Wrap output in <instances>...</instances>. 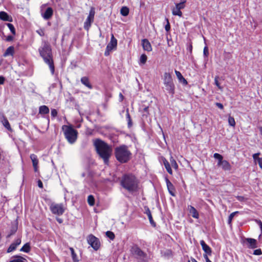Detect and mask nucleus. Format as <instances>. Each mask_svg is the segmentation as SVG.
<instances>
[{
  "label": "nucleus",
  "instance_id": "obj_1",
  "mask_svg": "<svg viewBox=\"0 0 262 262\" xmlns=\"http://www.w3.org/2000/svg\"><path fill=\"white\" fill-rule=\"evenodd\" d=\"M40 56L42 58L44 62L47 64L50 69L52 75L54 74L55 68L53 59L52 49L49 42L45 41L38 49Z\"/></svg>",
  "mask_w": 262,
  "mask_h": 262
},
{
  "label": "nucleus",
  "instance_id": "obj_2",
  "mask_svg": "<svg viewBox=\"0 0 262 262\" xmlns=\"http://www.w3.org/2000/svg\"><path fill=\"white\" fill-rule=\"evenodd\" d=\"M120 184L123 188L130 193L137 192L139 189V181L135 176L132 174L123 175Z\"/></svg>",
  "mask_w": 262,
  "mask_h": 262
},
{
  "label": "nucleus",
  "instance_id": "obj_3",
  "mask_svg": "<svg viewBox=\"0 0 262 262\" xmlns=\"http://www.w3.org/2000/svg\"><path fill=\"white\" fill-rule=\"evenodd\" d=\"M95 146L98 154L103 159L104 164L108 165L112 151L111 147L104 142L99 139L95 141Z\"/></svg>",
  "mask_w": 262,
  "mask_h": 262
},
{
  "label": "nucleus",
  "instance_id": "obj_4",
  "mask_svg": "<svg viewBox=\"0 0 262 262\" xmlns=\"http://www.w3.org/2000/svg\"><path fill=\"white\" fill-rule=\"evenodd\" d=\"M115 155L116 159L121 163L127 162L131 158L132 153L127 146L121 145L115 149Z\"/></svg>",
  "mask_w": 262,
  "mask_h": 262
},
{
  "label": "nucleus",
  "instance_id": "obj_5",
  "mask_svg": "<svg viewBox=\"0 0 262 262\" xmlns=\"http://www.w3.org/2000/svg\"><path fill=\"white\" fill-rule=\"evenodd\" d=\"M163 80L164 89L171 96H173L175 93V85L170 73H164Z\"/></svg>",
  "mask_w": 262,
  "mask_h": 262
},
{
  "label": "nucleus",
  "instance_id": "obj_6",
  "mask_svg": "<svg viewBox=\"0 0 262 262\" xmlns=\"http://www.w3.org/2000/svg\"><path fill=\"white\" fill-rule=\"evenodd\" d=\"M62 129L65 138L70 144L75 142L77 138L78 132L71 125H63Z\"/></svg>",
  "mask_w": 262,
  "mask_h": 262
},
{
  "label": "nucleus",
  "instance_id": "obj_7",
  "mask_svg": "<svg viewBox=\"0 0 262 262\" xmlns=\"http://www.w3.org/2000/svg\"><path fill=\"white\" fill-rule=\"evenodd\" d=\"M133 255L141 261H145L147 260V255L137 245L133 246L130 249Z\"/></svg>",
  "mask_w": 262,
  "mask_h": 262
},
{
  "label": "nucleus",
  "instance_id": "obj_8",
  "mask_svg": "<svg viewBox=\"0 0 262 262\" xmlns=\"http://www.w3.org/2000/svg\"><path fill=\"white\" fill-rule=\"evenodd\" d=\"M50 209L52 213L58 215H62L65 210L62 204H56L55 203H51Z\"/></svg>",
  "mask_w": 262,
  "mask_h": 262
},
{
  "label": "nucleus",
  "instance_id": "obj_9",
  "mask_svg": "<svg viewBox=\"0 0 262 262\" xmlns=\"http://www.w3.org/2000/svg\"><path fill=\"white\" fill-rule=\"evenodd\" d=\"M117 45V40L115 38L114 35L112 34L110 42L106 46L105 51L104 52L105 56H108L113 49H116Z\"/></svg>",
  "mask_w": 262,
  "mask_h": 262
},
{
  "label": "nucleus",
  "instance_id": "obj_10",
  "mask_svg": "<svg viewBox=\"0 0 262 262\" xmlns=\"http://www.w3.org/2000/svg\"><path fill=\"white\" fill-rule=\"evenodd\" d=\"M95 13V12L94 9L92 8L89 12V16L84 24V28L85 30H89L91 27V24L94 21Z\"/></svg>",
  "mask_w": 262,
  "mask_h": 262
},
{
  "label": "nucleus",
  "instance_id": "obj_11",
  "mask_svg": "<svg viewBox=\"0 0 262 262\" xmlns=\"http://www.w3.org/2000/svg\"><path fill=\"white\" fill-rule=\"evenodd\" d=\"M87 241L89 245L95 250L99 249L100 247V243L99 239L95 236L91 234L88 236Z\"/></svg>",
  "mask_w": 262,
  "mask_h": 262
},
{
  "label": "nucleus",
  "instance_id": "obj_12",
  "mask_svg": "<svg viewBox=\"0 0 262 262\" xmlns=\"http://www.w3.org/2000/svg\"><path fill=\"white\" fill-rule=\"evenodd\" d=\"M243 244L249 249H255L257 247V242L255 239L252 238H245Z\"/></svg>",
  "mask_w": 262,
  "mask_h": 262
},
{
  "label": "nucleus",
  "instance_id": "obj_13",
  "mask_svg": "<svg viewBox=\"0 0 262 262\" xmlns=\"http://www.w3.org/2000/svg\"><path fill=\"white\" fill-rule=\"evenodd\" d=\"M185 5L183 4L177 3L176 4V7L172 9V13L173 15H177L180 17L182 16V12L181 9L185 8Z\"/></svg>",
  "mask_w": 262,
  "mask_h": 262
},
{
  "label": "nucleus",
  "instance_id": "obj_14",
  "mask_svg": "<svg viewBox=\"0 0 262 262\" xmlns=\"http://www.w3.org/2000/svg\"><path fill=\"white\" fill-rule=\"evenodd\" d=\"M165 180L166 183L167 187L169 193L171 195L174 196L176 195L175 194V188L173 185L170 182V181L168 180L167 177L165 178Z\"/></svg>",
  "mask_w": 262,
  "mask_h": 262
},
{
  "label": "nucleus",
  "instance_id": "obj_15",
  "mask_svg": "<svg viewBox=\"0 0 262 262\" xmlns=\"http://www.w3.org/2000/svg\"><path fill=\"white\" fill-rule=\"evenodd\" d=\"M200 244L202 246V249L205 253V254H206L207 256L208 255H211L212 253L211 248L208 245H207L203 240H201L200 241Z\"/></svg>",
  "mask_w": 262,
  "mask_h": 262
},
{
  "label": "nucleus",
  "instance_id": "obj_16",
  "mask_svg": "<svg viewBox=\"0 0 262 262\" xmlns=\"http://www.w3.org/2000/svg\"><path fill=\"white\" fill-rule=\"evenodd\" d=\"M21 243L20 238H17L14 242L12 243L7 249V252L10 253L15 250L16 247Z\"/></svg>",
  "mask_w": 262,
  "mask_h": 262
},
{
  "label": "nucleus",
  "instance_id": "obj_17",
  "mask_svg": "<svg viewBox=\"0 0 262 262\" xmlns=\"http://www.w3.org/2000/svg\"><path fill=\"white\" fill-rule=\"evenodd\" d=\"M53 14V10L51 7L47 8L45 12L41 13L42 17L46 20L49 19L52 16Z\"/></svg>",
  "mask_w": 262,
  "mask_h": 262
},
{
  "label": "nucleus",
  "instance_id": "obj_18",
  "mask_svg": "<svg viewBox=\"0 0 262 262\" xmlns=\"http://www.w3.org/2000/svg\"><path fill=\"white\" fill-rule=\"evenodd\" d=\"M142 46L144 50L147 52H150L152 50V47L150 43L147 39H143L141 40Z\"/></svg>",
  "mask_w": 262,
  "mask_h": 262
},
{
  "label": "nucleus",
  "instance_id": "obj_19",
  "mask_svg": "<svg viewBox=\"0 0 262 262\" xmlns=\"http://www.w3.org/2000/svg\"><path fill=\"white\" fill-rule=\"evenodd\" d=\"M188 210L189 212V213L192 215V216L194 219H199V214L196 209L191 206L189 205L188 206Z\"/></svg>",
  "mask_w": 262,
  "mask_h": 262
},
{
  "label": "nucleus",
  "instance_id": "obj_20",
  "mask_svg": "<svg viewBox=\"0 0 262 262\" xmlns=\"http://www.w3.org/2000/svg\"><path fill=\"white\" fill-rule=\"evenodd\" d=\"M0 19L4 21H12V18L4 11L0 12Z\"/></svg>",
  "mask_w": 262,
  "mask_h": 262
},
{
  "label": "nucleus",
  "instance_id": "obj_21",
  "mask_svg": "<svg viewBox=\"0 0 262 262\" xmlns=\"http://www.w3.org/2000/svg\"><path fill=\"white\" fill-rule=\"evenodd\" d=\"M175 73L180 82L182 83L183 85L187 84V80L184 78L180 72L175 70Z\"/></svg>",
  "mask_w": 262,
  "mask_h": 262
},
{
  "label": "nucleus",
  "instance_id": "obj_22",
  "mask_svg": "<svg viewBox=\"0 0 262 262\" xmlns=\"http://www.w3.org/2000/svg\"><path fill=\"white\" fill-rule=\"evenodd\" d=\"M30 158L32 160L33 166L34 169L35 171H37V165L38 163V160L37 159V157L35 154H31L30 155Z\"/></svg>",
  "mask_w": 262,
  "mask_h": 262
},
{
  "label": "nucleus",
  "instance_id": "obj_23",
  "mask_svg": "<svg viewBox=\"0 0 262 262\" xmlns=\"http://www.w3.org/2000/svg\"><path fill=\"white\" fill-rule=\"evenodd\" d=\"M144 209H145V213H146L147 215V216L149 220L150 223L154 226H155L156 224L152 219L151 213V212H150L149 208L147 207H145Z\"/></svg>",
  "mask_w": 262,
  "mask_h": 262
},
{
  "label": "nucleus",
  "instance_id": "obj_24",
  "mask_svg": "<svg viewBox=\"0 0 262 262\" xmlns=\"http://www.w3.org/2000/svg\"><path fill=\"white\" fill-rule=\"evenodd\" d=\"M81 82L85 86L88 87L90 89H92V85L91 84L89 81V79L87 77H82L81 78Z\"/></svg>",
  "mask_w": 262,
  "mask_h": 262
},
{
  "label": "nucleus",
  "instance_id": "obj_25",
  "mask_svg": "<svg viewBox=\"0 0 262 262\" xmlns=\"http://www.w3.org/2000/svg\"><path fill=\"white\" fill-rule=\"evenodd\" d=\"M49 112V108L46 105H41L39 107V114L41 115L48 114Z\"/></svg>",
  "mask_w": 262,
  "mask_h": 262
},
{
  "label": "nucleus",
  "instance_id": "obj_26",
  "mask_svg": "<svg viewBox=\"0 0 262 262\" xmlns=\"http://www.w3.org/2000/svg\"><path fill=\"white\" fill-rule=\"evenodd\" d=\"M163 163L165 166V168H166L167 171L170 174H172V170L171 168L170 165L168 161L165 159L163 158Z\"/></svg>",
  "mask_w": 262,
  "mask_h": 262
},
{
  "label": "nucleus",
  "instance_id": "obj_27",
  "mask_svg": "<svg viewBox=\"0 0 262 262\" xmlns=\"http://www.w3.org/2000/svg\"><path fill=\"white\" fill-rule=\"evenodd\" d=\"M220 167H222L224 170H229L231 169L230 163L226 160H223Z\"/></svg>",
  "mask_w": 262,
  "mask_h": 262
},
{
  "label": "nucleus",
  "instance_id": "obj_28",
  "mask_svg": "<svg viewBox=\"0 0 262 262\" xmlns=\"http://www.w3.org/2000/svg\"><path fill=\"white\" fill-rule=\"evenodd\" d=\"M14 47L10 46L7 49L3 55L4 57H7L10 55L12 56L14 54Z\"/></svg>",
  "mask_w": 262,
  "mask_h": 262
},
{
  "label": "nucleus",
  "instance_id": "obj_29",
  "mask_svg": "<svg viewBox=\"0 0 262 262\" xmlns=\"http://www.w3.org/2000/svg\"><path fill=\"white\" fill-rule=\"evenodd\" d=\"M213 157L215 159L217 160V166L220 167L221 165L222 162L224 160L223 156L218 153H215L213 155Z\"/></svg>",
  "mask_w": 262,
  "mask_h": 262
},
{
  "label": "nucleus",
  "instance_id": "obj_30",
  "mask_svg": "<svg viewBox=\"0 0 262 262\" xmlns=\"http://www.w3.org/2000/svg\"><path fill=\"white\" fill-rule=\"evenodd\" d=\"M2 122L3 124V125L8 130L11 129V126L10 125L7 120V119L4 116H3V119L2 120Z\"/></svg>",
  "mask_w": 262,
  "mask_h": 262
},
{
  "label": "nucleus",
  "instance_id": "obj_31",
  "mask_svg": "<svg viewBox=\"0 0 262 262\" xmlns=\"http://www.w3.org/2000/svg\"><path fill=\"white\" fill-rule=\"evenodd\" d=\"M70 250L71 251V252L72 257V259H73V261L74 262H79V259L78 258V257H77L76 254L75 253V252L74 251V249L72 247H70Z\"/></svg>",
  "mask_w": 262,
  "mask_h": 262
},
{
  "label": "nucleus",
  "instance_id": "obj_32",
  "mask_svg": "<svg viewBox=\"0 0 262 262\" xmlns=\"http://www.w3.org/2000/svg\"><path fill=\"white\" fill-rule=\"evenodd\" d=\"M14 259V262H26L27 261V259L21 256H19V255H15L13 257Z\"/></svg>",
  "mask_w": 262,
  "mask_h": 262
},
{
  "label": "nucleus",
  "instance_id": "obj_33",
  "mask_svg": "<svg viewBox=\"0 0 262 262\" xmlns=\"http://www.w3.org/2000/svg\"><path fill=\"white\" fill-rule=\"evenodd\" d=\"M30 246L29 243L25 244L20 249V251L28 253L30 251Z\"/></svg>",
  "mask_w": 262,
  "mask_h": 262
},
{
  "label": "nucleus",
  "instance_id": "obj_34",
  "mask_svg": "<svg viewBox=\"0 0 262 262\" xmlns=\"http://www.w3.org/2000/svg\"><path fill=\"white\" fill-rule=\"evenodd\" d=\"M126 119H127V121L128 127H130L132 126L133 124H132V121L130 116L129 114L128 109L126 110Z\"/></svg>",
  "mask_w": 262,
  "mask_h": 262
},
{
  "label": "nucleus",
  "instance_id": "obj_35",
  "mask_svg": "<svg viewBox=\"0 0 262 262\" xmlns=\"http://www.w3.org/2000/svg\"><path fill=\"white\" fill-rule=\"evenodd\" d=\"M120 13L124 16H127L129 13V9L127 7H123L120 10Z\"/></svg>",
  "mask_w": 262,
  "mask_h": 262
},
{
  "label": "nucleus",
  "instance_id": "obj_36",
  "mask_svg": "<svg viewBox=\"0 0 262 262\" xmlns=\"http://www.w3.org/2000/svg\"><path fill=\"white\" fill-rule=\"evenodd\" d=\"M88 203L91 206H93L95 204V199L93 195H90L88 197Z\"/></svg>",
  "mask_w": 262,
  "mask_h": 262
},
{
  "label": "nucleus",
  "instance_id": "obj_37",
  "mask_svg": "<svg viewBox=\"0 0 262 262\" xmlns=\"http://www.w3.org/2000/svg\"><path fill=\"white\" fill-rule=\"evenodd\" d=\"M170 162L171 166L173 167V168L176 170H177L178 168V165L176 162V161L173 159V158L171 156L170 158Z\"/></svg>",
  "mask_w": 262,
  "mask_h": 262
},
{
  "label": "nucleus",
  "instance_id": "obj_38",
  "mask_svg": "<svg viewBox=\"0 0 262 262\" xmlns=\"http://www.w3.org/2000/svg\"><path fill=\"white\" fill-rule=\"evenodd\" d=\"M147 61V56L145 54L141 55L140 58V64H144Z\"/></svg>",
  "mask_w": 262,
  "mask_h": 262
},
{
  "label": "nucleus",
  "instance_id": "obj_39",
  "mask_svg": "<svg viewBox=\"0 0 262 262\" xmlns=\"http://www.w3.org/2000/svg\"><path fill=\"white\" fill-rule=\"evenodd\" d=\"M228 123L230 126H233V127L235 126V122L234 119L233 117H231L230 116L229 117Z\"/></svg>",
  "mask_w": 262,
  "mask_h": 262
},
{
  "label": "nucleus",
  "instance_id": "obj_40",
  "mask_svg": "<svg viewBox=\"0 0 262 262\" xmlns=\"http://www.w3.org/2000/svg\"><path fill=\"white\" fill-rule=\"evenodd\" d=\"M105 234L106 236L108 237L110 239L113 240L115 238V234L113 232L108 231L106 232Z\"/></svg>",
  "mask_w": 262,
  "mask_h": 262
},
{
  "label": "nucleus",
  "instance_id": "obj_41",
  "mask_svg": "<svg viewBox=\"0 0 262 262\" xmlns=\"http://www.w3.org/2000/svg\"><path fill=\"white\" fill-rule=\"evenodd\" d=\"M7 26L9 28V29H10V30L11 32V33L13 35H15V29L14 28V26L12 24H10V23H8L7 24Z\"/></svg>",
  "mask_w": 262,
  "mask_h": 262
},
{
  "label": "nucleus",
  "instance_id": "obj_42",
  "mask_svg": "<svg viewBox=\"0 0 262 262\" xmlns=\"http://www.w3.org/2000/svg\"><path fill=\"white\" fill-rule=\"evenodd\" d=\"M218 79H219V77L218 76H215V78H214V83L218 87V88L220 90L222 91L223 90V87H222L220 85V83L219 82V81H218Z\"/></svg>",
  "mask_w": 262,
  "mask_h": 262
},
{
  "label": "nucleus",
  "instance_id": "obj_43",
  "mask_svg": "<svg viewBox=\"0 0 262 262\" xmlns=\"http://www.w3.org/2000/svg\"><path fill=\"white\" fill-rule=\"evenodd\" d=\"M260 152H257L256 154H254L253 155L252 157L253 158V160L255 163H256L258 161V159H260L261 158L259 157V156L260 155Z\"/></svg>",
  "mask_w": 262,
  "mask_h": 262
},
{
  "label": "nucleus",
  "instance_id": "obj_44",
  "mask_svg": "<svg viewBox=\"0 0 262 262\" xmlns=\"http://www.w3.org/2000/svg\"><path fill=\"white\" fill-rule=\"evenodd\" d=\"M236 213H237V212H234L230 214V215L229 216V217H228V224H230L231 223V221H232L233 218L234 217L235 214Z\"/></svg>",
  "mask_w": 262,
  "mask_h": 262
},
{
  "label": "nucleus",
  "instance_id": "obj_45",
  "mask_svg": "<svg viewBox=\"0 0 262 262\" xmlns=\"http://www.w3.org/2000/svg\"><path fill=\"white\" fill-rule=\"evenodd\" d=\"M203 54L205 57H207L209 55L208 48L207 46H205L204 48Z\"/></svg>",
  "mask_w": 262,
  "mask_h": 262
},
{
  "label": "nucleus",
  "instance_id": "obj_46",
  "mask_svg": "<svg viewBox=\"0 0 262 262\" xmlns=\"http://www.w3.org/2000/svg\"><path fill=\"white\" fill-rule=\"evenodd\" d=\"M253 254L255 255H260L262 254V251L260 249H256L254 251Z\"/></svg>",
  "mask_w": 262,
  "mask_h": 262
},
{
  "label": "nucleus",
  "instance_id": "obj_47",
  "mask_svg": "<svg viewBox=\"0 0 262 262\" xmlns=\"http://www.w3.org/2000/svg\"><path fill=\"white\" fill-rule=\"evenodd\" d=\"M166 20L167 21V24L165 26V29L167 32H168L170 30V26L168 19L167 18H166Z\"/></svg>",
  "mask_w": 262,
  "mask_h": 262
},
{
  "label": "nucleus",
  "instance_id": "obj_48",
  "mask_svg": "<svg viewBox=\"0 0 262 262\" xmlns=\"http://www.w3.org/2000/svg\"><path fill=\"white\" fill-rule=\"evenodd\" d=\"M57 111L55 109H52L51 110V115L52 116V117H53V118L57 116Z\"/></svg>",
  "mask_w": 262,
  "mask_h": 262
},
{
  "label": "nucleus",
  "instance_id": "obj_49",
  "mask_svg": "<svg viewBox=\"0 0 262 262\" xmlns=\"http://www.w3.org/2000/svg\"><path fill=\"white\" fill-rule=\"evenodd\" d=\"M36 32L40 36H43L45 35L44 30L42 29H39L36 31Z\"/></svg>",
  "mask_w": 262,
  "mask_h": 262
},
{
  "label": "nucleus",
  "instance_id": "obj_50",
  "mask_svg": "<svg viewBox=\"0 0 262 262\" xmlns=\"http://www.w3.org/2000/svg\"><path fill=\"white\" fill-rule=\"evenodd\" d=\"M143 112L145 113L146 114H143V115L147 116L148 115V107L145 106L143 108Z\"/></svg>",
  "mask_w": 262,
  "mask_h": 262
},
{
  "label": "nucleus",
  "instance_id": "obj_51",
  "mask_svg": "<svg viewBox=\"0 0 262 262\" xmlns=\"http://www.w3.org/2000/svg\"><path fill=\"white\" fill-rule=\"evenodd\" d=\"M215 105L221 110H223L224 108L223 105L221 103L216 102L215 103Z\"/></svg>",
  "mask_w": 262,
  "mask_h": 262
},
{
  "label": "nucleus",
  "instance_id": "obj_52",
  "mask_svg": "<svg viewBox=\"0 0 262 262\" xmlns=\"http://www.w3.org/2000/svg\"><path fill=\"white\" fill-rule=\"evenodd\" d=\"M13 39V36L11 35H8L6 39L7 41H11Z\"/></svg>",
  "mask_w": 262,
  "mask_h": 262
},
{
  "label": "nucleus",
  "instance_id": "obj_53",
  "mask_svg": "<svg viewBox=\"0 0 262 262\" xmlns=\"http://www.w3.org/2000/svg\"><path fill=\"white\" fill-rule=\"evenodd\" d=\"M256 222L258 224L262 234V222L260 220H256Z\"/></svg>",
  "mask_w": 262,
  "mask_h": 262
},
{
  "label": "nucleus",
  "instance_id": "obj_54",
  "mask_svg": "<svg viewBox=\"0 0 262 262\" xmlns=\"http://www.w3.org/2000/svg\"><path fill=\"white\" fill-rule=\"evenodd\" d=\"M256 163H258L260 168L262 169V158L258 159Z\"/></svg>",
  "mask_w": 262,
  "mask_h": 262
},
{
  "label": "nucleus",
  "instance_id": "obj_55",
  "mask_svg": "<svg viewBox=\"0 0 262 262\" xmlns=\"http://www.w3.org/2000/svg\"><path fill=\"white\" fill-rule=\"evenodd\" d=\"M37 184H38V186L39 188H42L43 187V184H42V182L41 181V180H39L37 181Z\"/></svg>",
  "mask_w": 262,
  "mask_h": 262
},
{
  "label": "nucleus",
  "instance_id": "obj_56",
  "mask_svg": "<svg viewBox=\"0 0 262 262\" xmlns=\"http://www.w3.org/2000/svg\"><path fill=\"white\" fill-rule=\"evenodd\" d=\"M204 257L206 261L205 262H212L208 257V256H207L206 254H204Z\"/></svg>",
  "mask_w": 262,
  "mask_h": 262
},
{
  "label": "nucleus",
  "instance_id": "obj_57",
  "mask_svg": "<svg viewBox=\"0 0 262 262\" xmlns=\"http://www.w3.org/2000/svg\"><path fill=\"white\" fill-rule=\"evenodd\" d=\"M5 81V78L3 76H0V85L3 84Z\"/></svg>",
  "mask_w": 262,
  "mask_h": 262
},
{
  "label": "nucleus",
  "instance_id": "obj_58",
  "mask_svg": "<svg viewBox=\"0 0 262 262\" xmlns=\"http://www.w3.org/2000/svg\"><path fill=\"white\" fill-rule=\"evenodd\" d=\"M57 221L59 223H61L62 222V220L61 219L57 218Z\"/></svg>",
  "mask_w": 262,
  "mask_h": 262
},
{
  "label": "nucleus",
  "instance_id": "obj_59",
  "mask_svg": "<svg viewBox=\"0 0 262 262\" xmlns=\"http://www.w3.org/2000/svg\"><path fill=\"white\" fill-rule=\"evenodd\" d=\"M186 2V0H181V2L180 3V4H183V5H185Z\"/></svg>",
  "mask_w": 262,
  "mask_h": 262
},
{
  "label": "nucleus",
  "instance_id": "obj_60",
  "mask_svg": "<svg viewBox=\"0 0 262 262\" xmlns=\"http://www.w3.org/2000/svg\"><path fill=\"white\" fill-rule=\"evenodd\" d=\"M119 96H120V98L121 99V100L122 101L123 100V95L121 93H120Z\"/></svg>",
  "mask_w": 262,
  "mask_h": 262
},
{
  "label": "nucleus",
  "instance_id": "obj_61",
  "mask_svg": "<svg viewBox=\"0 0 262 262\" xmlns=\"http://www.w3.org/2000/svg\"><path fill=\"white\" fill-rule=\"evenodd\" d=\"M259 131H260V135L262 136V127H260L259 128Z\"/></svg>",
  "mask_w": 262,
  "mask_h": 262
},
{
  "label": "nucleus",
  "instance_id": "obj_62",
  "mask_svg": "<svg viewBox=\"0 0 262 262\" xmlns=\"http://www.w3.org/2000/svg\"><path fill=\"white\" fill-rule=\"evenodd\" d=\"M191 260L192 262H198L194 258H191Z\"/></svg>",
  "mask_w": 262,
  "mask_h": 262
},
{
  "label": "nucleus",
  "instance_id": "obj_63",
  "mask_svg": "<svg viewBox=\"0 0 262 262\" xmlns=\"http://www.w3.org/2000/svg\"><path fill=\"white\" fill-rule=\"evenodd\" d=\"M237 198H238V200L241 201L243 199V197L242 196H238Z\"/></svg>",
  "mask_w": 262,
  "mask_h": 262
},
{
  "label": "nucleus",
  "instance_id": "obj_64",
  "mask_svg": "<svg viewBox=\"0 0 262 262\" xmlns=\"http://www.w3.org/2000/svg\"><path fill=\"white\" fill-rule=\"evenodd\" d=\"M9 262H14V260L13 259V260H10Z\"/></svg>",
  "mask_w": 262,
  "mask_h": 262
}]
</instances>
